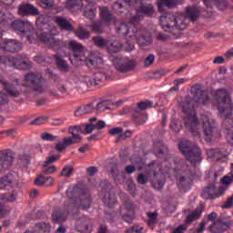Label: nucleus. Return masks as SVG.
Segmentation results:
<instances>
[{"label":"nucleus","mask_w":233,"mask_h":233,"mask_svg":"<svg viewBox=\"0 0 233 233\" xmlns=\"http://www.w3.org/2000/svg\"><path fill=\"white\" fill-rule=\"evenodd\" d=\"M93 41L95 43V46L102 48L104 46H106L109 44V41L105 39L104 37L101 36H96L93 38Z\"/></svg>","instance_id":"47"},{"label":"nucleus","mask_w":233,"mask_h":233,"mask_svg":"<svg viewBox=\"0 0 233 233\" xmlns=\"http://www.w3.org/2000/svg\"><path fill=\"white\" fill-rule=\"evenodd\" d=\"M153 153L157 156V157H164V163L167 164V162H170L171 157L168 154V149L162 141L157 140L154 142L153 145Z\"/></svg>","instance_id":"20"},{"label":"nucleus","mask_w":233,"mask_h":233,"mask_svg":"<svg viewBox=\"0 0 233 233\" xmlns=\"http://www.w3.org/2000/svg\"><path fill=\"white\" fill-rule=\"evenodd\" d=\"M153 106L152 101H140L137 103V108L135 112H143L141 110H147Z\"/></svg>","instance_id":"45"},{"label":"nucleus","mask_w":233,"mask_h":233,"mask_svg":"<svg viewBox=\"0 0 233 233\" xmlns=\"http://www.w3.org/2000/svg\"><path fill=\"white\" fill-rule=\"evenodd\" d=\"M66 197L69 200L64 203V207L54 211L52 218L54 223L61 224L66 220V217L71 213H77V198H79V208L86 210L90 208L92 199L88 191L78 188V187H69L66 189Z\"/></svg>","instance_id":"3"},{"label":"nucleus","mask_w":233,"mask_h":233,"mask_svg":"<svg viewBox=\"0 0 233 233\" xmlns=\"http://www.w3.org/2000/svg\"><path fill=\"white\" fill-rule=\"evenodd\" d=\"M228 188V186H219L218 189H217V195L218 198H221Z\"/></svg>","instance_id":"63"},{"label":"nucleus","mask_w":233,"mask_h":233,"mask_svg":"<svg viewBox=\"0 0 233 233\" xmlns=\"http://www.w3.org/2000/svg\"><path fill=\"white\" fill-rule=\"evenodd\" d=\"M215 101L218 103V112L225 119L222 124V129L227 137L228 144L233 146V119L232 110L233 104L231 102L230 92L227 89H217L215 92Z\"/></svg>","instance_id":"6"},{"label":"nucleus","mask_w":233,"mask_h":233,"mask_svg":"<svg viewBox=\"0 0 233 233\" xmlns=\"http://www.w3.org/2000/svg\"><path fill=\"white\" fill-rule=\"evenodd\" d=\"M34 60L35 61L36 64L38 65H42V66H46V64H50V62H52V58H50L49 56H35L34 57Z\"/></svg>","instance_id":"44"},{"label":"nucleus","mask_w":233,"mask_h":233,"mask_svg":"<svg viewBox=\"0 0 233 233\" xmlns=\"http://www.w3.org/2000/svg\"><path fill=\"white\" fill-rule=\"evenodd\" d=\"M94 110V104H87L79 107L75 111V116H81L92 113Z\"/></svg>","instance_id":"36"},{"label":"nucleus","mask_w":233,"mask_h":233,"mask_svg":"<svg viewBox=\"0 0 233 233\" xmlns=\"http://www.w3.org/2000/svg\"><path fill=\"white\" fill-rule=\"evenodd\" d=\"M120 216L127 223H132L135 219V206L128 198H126L124 205L120 207Z\"/></svg>","instance_id":"17"},{"label":"nucleus","mask_w":233,"mask_h":233,"mask_svg":"<svg viewBox=\"0 0 233 233\" xmlns=\"http://www.w3.org/2000/svg\"><path fill=\"white\" fill-rule=\"evenodd\" d=\"M153 13V6L151 5L142 4L137 10V15L133 16L130 21L133 24H137L145 15L152 16Z\"/></svg>","instance_id":"24"},{"label":"nucleus","mask_w":233,"mask_h":233,"mask_svg":"<svg viewBox=\"0 0 233 233\" xmlns=\"http://www.w3.org/2000/svg\"><path fill=\"white\" fill-rule=\"evenodd\" d=\"M179 151L191 164H199L202 162V149L187 140H181L178 144Z\"/></svg>","instance_id":"9"},{"label":"nucleus","mask_w":233,"mask_h":233,"mask_svg":"<svg viewBox=\"0 0 233 233\" xmlns=\"http://www.w3.org/2000/svg\"><path fill=\"white\" fill-rule=\"evenodd\" d=\"M83 12V15L86 16V19L93 20L96 15V5H87L81 8Z\"/></svg>","instance_id":"31"},{"label":"nucleus","mask_w":233,"mask_h":233,"mask_svg":"<svg viewBox=\"0 0 233 233\" xmlns=\"http://www.w3.org/2000/svg\"><path fill=\"white\" fill-rule=\"evenodd\" d=\"M56 172V167L51 166L50 167H46L43 170L44 175H52Z\"/></svg>","instance_id":"64"},{"label":"nucleus","mask_w":233,"mask_h":233,"mask_svg":"<svg viewBox=\"0 0 233 233\" xmlns=\"http://www.w3.org/2000/svg\"><path fill=\"white\" fill-rule=\"evenodd\" d=\"M38 5L44 10H52L56 7V4H55L54 0H39Z\"/></svg>","instance_id":"41"},{"label":"nucleus","mask_w":233,"mask_h":233,"mask_svg":"<svg viewBox=\"0 0 233 233\" xmlns=\"http://www.w3.org/2000/svg\"><path fill=\"white\" fill-rule=\"evenodd\" d=\"M112 109L111 105L107 101H100L96 104V111L104 112L105 110Z\"/></svg>","instance_id":"46"},{"label":"nucleus","mask_w":233,"mask_h":233,"mask_svg":"<svg viewBox=\"0 0 233 233\" xmlns=\"http://www.w3.org/2000/svg\"><path fill=\"white\" fill-rule=\"evenodd\" d=\"M59 43H62L66 48H63L62 45L57 46V48H54L52 45H49V46L51 49H54V51L57 52V55L53 56V57L55 58L58 69L62 72L66 73L69 71L68 64L61 58V56H66V50L68 49L73 52L75 60L77 62H86V65L90 69H97L102 65L103 60L100 56L89 53V51L82 46L81 44H78L76 40H71L69 43L59 40Z\"/></svg>","instance_id":"2"},{"label":"nucleus","mask_w":233,"mask_h":233,"mask_svg":"<svg viewBox=\"0 0 233 233\" xmlns=\"http://www.w3.org/2000/svg\"><path fill=\"white\" fill-rule=\"evenodd\" d=\"M170 127L175 133H179L180 129H182V126H180L177 119H172Z\"/></svg>","instance_id":"54"},{"label":"nucleus","mask_w":233,"mask_h":233,"mask_svg":"<svg viewBox=\"0 0 233 233\" xmlns=\"http://www.w3.org/2000/svg\"><path fill=\"white\" fill-rule=\"evenodd\" d=\"M143 230V227L141 226H133L132 228H129L127 229L126 233H141Z\"/></svg>","instance_id":"60"},{"label":"nucleus","mask_w":233,"mask_h":233,"mask_svg":"<svg viewBox=\"0 0 233 233\" xmlns=\"http://www.w3.org/2000/svg\"><path fill=\"white\" fill-rule=\"evenodd\" d=\"M201 198H203L205 200L218 198V187H216V185L209 184L208 186H207L203 192H201Z\"/></svg>","instance_id":"27"},{"label":"nucleus","mask_w":233,"mask_h":233,"mask_svg":"<svg viewBox=\"0 0 233 233\" xmlns=\"http://www.w3.org/2000/svg\"><path fill=\"white\" fill-rule=\"evenodd\" d=\"M124 5L123 3L116 1L113 4V10L118 14L123 13Z\"/></svg>","instance_id":"55"},{"label":"nucleus","mask_w":233,"mask_h":233,"mask_svg":"<svg viewBox=\"0 0 233 233\" xmlns=\"http://www.w3.org/2000/svg\"><path fill=\"white\" fill-rule=\"evenodd\" d=\"M109 61L113 63L115 69L121 74L128 73L136 67V61L128 57L119 58L116 56H110Z\"/></svg>","instance_id":"13"},{"label":"nucleus","mask_w":233,"mask_h":233,"mask_svg":"<svg viewBox=\"0 0 233 233\" xmlns=\"http://www.w3.org/2000/svg\"><path fill=\"white\" fill-rule=\"evenodd\" d=\"M182 112H184V125L186 128L192 133L193 137L200 138V133L198 131V119L196 116L195 107L191 106L187 102L182 104Z\"/></svg>","instance_id":"8"},{"label":"nucleus","mask_w":233,"mask_h":233,"mask_svg":"<svg viewBox=\"0 0 233 233\" xmlns=\"http://www.w3.org/2000/svg\"><path fill=\"white\" fill-rule=\"evenodd\" d=\"M134 123L140 126L144 125L147 120V116L144 112H135L133 115Z\"/></svg>","instance_id":"38"},{"label":"nucleus","mask_w":233,"mask_h":233,"mask_svg":"<svg viewBox=\"0 0 233 233\" xmlns=\"http://www.w3.org/2000/svg\"><path fill=\"white\" fill-rule=\"evenodd\" d=\"M74 173V168L71 166L64 167L61 172V176L66 177V178H69Z\"/></svg>","instance_id":"49"},{"label":"nucleus","mask_w":233,"mask_h":233,"mask_svg":"<svg viewBox=\"0 0 233 233\" xmlns=\"http://www.w3.org/2000/svg\"><path fill=\"white\" fill-rule=\"evenodd\" d=\"M82 140V137L76 138V137H64V144L67 147L76 145L77 143H80Z\"/></svg>","instance_id":"48"},{"label":"nucleus","mask_w":233,"mask_h":233,"mask_svg":"<svg viewBox=\"0 0 233 233\" xmlns=\"http://www.w3.org/2000/svg\"><path fill=\"white\" fill-rule=\"evenodd\" d=\"M222 153H223L222 149H219V148H216V149L211 148L207 150L208 157L209 158L215 157L218 161L221 159L219 156H222Z\"/></svg>","instance_id":"42"},{"label":"nucleus","mask_w":233,"mask_h":233,"mask_svg":"<svg viewBox=\"0 0 233 233\" xmlns=\"http://www.w3.org/2000/svg\"><path fill=\"white\" fill-rule=\"evenodd\" d=\"M92 133V127L86 126V124H81L79 126H70L69 127V134H71L74 138L79 139L80 135L78 134H91Z\"/></svg>","instance_id":"26"},{"label":"nucleus","mask_w":233,"mask_h":233,"mask_svg":"<svg viewBox=\"0 0 233 233\" xmlns=\"http://www.w3.org/2000/svg\"><path fill=\"white\" fill-rule=\"evenodd\" d=\"M232 182H233V174H231V176L227 175L223 177V178L220 180V183H222V185L225 187H230Z\"/></svg>","instance_id":"53"},{"label":"nucleus","mask_w":233,"mask_h":233,"mask_svg":"<svg viewBox=\"0 0 233 233\" xmlns=\"http://www.w3.org/2000/svg\"><path fill=\"white\" fill-rule=\"evenodd\" d=\"M108 78L105 72H96L93 76H86L85 82L81 83V86L90 88L94 86H99L100 83L106 81Z\"/></svg>","instance_id":"18"},{"label":"nucleus","mask_w":233,"mask_h":233,"mask_svg":"<svg viewBox=\"0 0 233 233\" xmlns=\"http://www.w3.org/2000/svg\"><path fill=\"white\" fill-rule=\"evenodd\" d=\"M202 122L205 141H207V143H210L212 141V137H214V134L218 131V124L215 119L209 116H203Z\"/></svg>","instance_id":"16"},{"label":"nucleus","mask_w":233,"mask_h":233,"mask_svg":"<svg viewBox=\"0 0 233 233\" xmlns=\"http://www.w3.org/2000/svg\"><path fill=\"white\" fill-rule=\"evenodd\" d=\"M91 28V31L96 34H101L102 33V24L101 22H94L89 25Z\"/></svg>","instance_id":"51"},{"label":"nucleus","mask_w":233,"mask_h":233,"mask_svg":"<svg viewBox=\"0 0 233 233\" xmlns=\"http://www.w3.org/2000/svg\"><path fill=\"white\" fill-rule=\"evenodd\" d=\"M16 198L17 192L15 190L8 193H0V200H3V202H14Z\"/></svg>","instance_id":"37"},{"label":"nucleus","mask_w":233,"mask_h":233,"mask_svg":"<svg viewBox=\"0 0 233 233\" xmlns=\"http://www.w3.org/2000/svg\"><path fill=\"white\" fill-rule=\"evenodd\" d=\"M17 14L22 17L36 16L39 15V11L34 5L24 3L19 5Z\"/></svg>","instance_id":"21"},{"label":"nucleus","mask_w":233,"mask_h":233,"mask_svg":"<svg viewBox=\"0 0 233 233\" xmlns=\"http://www.w3.org/2000/svg\"><path fill=\"white\" fill-rule=\"evenodd\" d=\"M173 161L174 164L177 165L176 167H174V170L185 174V176H181L179 181H177V188H179V191L182 193H187L188 190H190V186L192 183V178L195 176V172L188 167L186 160L177 158Z\"/></svg>","instance_id":"7"},{"label":"nucleus","mask_w":233,"mask_h":233,"mask_svg":"<svg viewBox=\"0 0 233 233\" xmlns=\"http://www.w3.org/2000/svg\"><path fill=\"white\" fill-rule=\"evenodd\" d=\"M232 223L230 221H227L224 218H218L217 221L213 222L211 226H209V232L211 233H223L230 228Z\"/></svg>","instance_id":"25"},{"label":"nucleus","mask_w":233,"mask_h":233,"mask_svg":"<svg viewBox=\"0 0 233 233\" xmlns=\"http://www.w3.org/2000/svg\"><path fill=\"white\" fill-rule=\"evenodd\" d=\"M233 207V195L223 204V209H229Z\"/></svg>","instance_id":"62"},{"label":"nucleus","mask_w":233,"mask_h":233,"mask_svg":"<svg viewBox=\"0 0 233 233\" xmlns=\"http://www.w3.org/2000/svg\"><path fill=\"white\" fill-rule=\"evenodd\" d=\"M161 164L159 161H152L146 167V173L148 176L153 175L152 186L156 189H161L164 187V175L161 173Z\"/></svg>","instance_id":"11"},{"label":"nucleus","mask_w":233,"mask_h":233,"mask_svg":"<svg viewBox=\"0 0 233 233\" xmlns=\"http://www.w3.org/2000/svg\"><path fill=\"white\" fill-rule=\"evenodd\" d=\"M45 183H47V185L52 186L54 185V178L52 177H46L44 175H39L38 177H36L35 180V184L36 186H42Z\"/></svg>","instance_id":"39"},{"label":"nucleus","mask_w":233,"mask_h":233,"mask_svg":"<svg viewBox=\"0 0 233 233\" xmlns=\"http://www.w3.org/2000/svg\"><path fill=\"white\" fill-rule=\"evenodd\" d=\"M77 225L81 227V229H80L81 232L83 233L92 232V228H90L86 221L81 223V220H77Z\"/></svg>","instance_id":"52"},{"label":"nucleus","mask_w":233,"mask_h":233,"mask_svg":"<svg viewBox=\"0 0 233 233\" xmlns=\"http://www.w3.org/2000/svg\"><path fill=\"white\" fill-rule=\"evenodd\" d=\"M15 183L12 175L5 176L0 178V190H10L14 188Z\"/></svg>","instance_id":"29"},{"label":"nucleus","mask_w":233,"mask_h":233,"mask_svg":"<svg viewBox=\"0 0 233 233\" xmlns=\"http://www.w3.org/2000/svg\"><path fill=\"white\" fill-rule=\"evenodd\" d=\"M106 47H108L109 56H115L114 54H116L123 49V44H121L119 40H114L108 42Z\"/></svg>","instance_id":"32"},{"label":"nucleus","mask_w":233,"mask_h":233,"mask_svg":"<svg viewBox=\"0 0 233 233\" xmlns=\"http://www.w3.org/2000/svg\"><path fill=\"white\" fill-rule=\"evenodd\" d=\"M178 0H160L157 2V10L159 13H165L167 8L176 6Z\"/></svg>","instance_id":"33"},{"label":"nucleus","mask_w":233,"mask_h":233,"mask_svg":"<svg viewBox=\"0 0 233 233\" xmlns=\"http://www.w3.org/2000/svg\"><path fill=\"white\" fill-rule=\"evenodd\" d=\"M100 16L103 22L108 25H116V17L109 11L107 6L101 7Z\"/></svg>","instance_id":"28"},{"label":"nucleus","mask_w":233,"mask_h":233,"mask_svg":"<svg viewBox=\"0 0 233 233\" xmlns=\"http://www.w3.org/2000/svg\"><path fill=\"white\" fill-rule=\"evenodd\" d=\"M0 85L6 94L12 97H17L21 95V86L18 84L17 80L13 83H9L0 75ZM5 93L0 91V105H5L9 103V97Z\"/></svg>","instance_id":"10"},{"label":"nucleus","mask_w":233,"mask_h":233,"mask_svg":"<svg viewBox=\"0 0 233 233\" xmlns=\"http://www.w3.org/2000/svg\"><path fill=\"white\" fill-rule=\"evenodd\" d=\"M41 137L43 140L50 141V142L56 141V139H57V137L50 135L49 133H43Z\"/></svg>","instance_id":"56"},{"label":"nucleus","mask_w":233,"mask_h":233,"mask_svg":"<svg viewBox=\"0 0 233 233\" xmlns=\"http://www.w3.org/2000/svg\"><path fill=\"white\" fill-rule=\"evenodd\" d=\"M0 49L4 50L5 52H18L22 49V44L15 39H3L0 42Z\"/></svg>","instance_id":"22"},{"label":"nucleus","mask_w":233,"mask_h":233,"mask_svg":"<svg viewBox=\"0 0 233 233\" xmlns=\"http://www.w3.org/2000/svg\"><path fill=\"white\" fill-rule=\"evenodd\" d=\"M158 221V213L157 211L147 213V225L152 227Z\"/></svg>","instance_id":"43"},{"label":"nucleus","mask_w":233,"mask_h":233,"mask_svg":"<svg viewBox=\"0 0 233 233\" xmlns=\"http://www.w3.org/2000/svg\"><path fill=\"white\" fill-rule=\"evenodd\" d=\"M55 22L62 31H73L72 24L65 16H55Z\"/></svg>","instance_id":"30"},{"label":"nucleus","mask_w":233,"mask_h":233,"mask_svg":"<svg viewBox=\"0 0 233 233\" xmlns=\"http://www.w3.org/2000/svg\"><path fill=\"white\" fill-rule=\"evenodd\" d=\"M101 193L100 198L108 208H113L116 205L117 199L116 198V193L113 191L112 185L106 181L101 183Z\"/></svg>","instance_id":"15"},{"label":"nucleus","mask_w":233,"mask_h":233,"mask_svg":"<svg viewBox=\"0 0 233 233\" xmlns=\"http://www.w3.org/2000/svg\"><path fill=\"white\" fill-rule=\"evenodd\" d=\"M127 190L132 192L133 197H135V192H136V184L129 180L127 182Z\"/></svg>","instance_id":"59"},{"label":"nucleus","mask_w":233,"mask_h":233,"mask_svg":"<svg viewBox=\"0 0 233 233\" xmlns=\"http://www.w3.org/2000/svg\"><path fill=\"white\" fill-rule=\"evenodd\" d=\"M203 208H197L195 212L189 214L187 217H186V224L190 225L191 223L198 220L200 216L202 215Z\"/></svg>","instance_id":"35"},{"label":"nucleus","mask_w":233,"mask_h":233,"mask_svg":"<svg viewBox=\"0 0 233 233\" xmlns=\"http://www.w3.org/2000/svg\"><path fill=\"white\" fill-rule=\"evenodd\" d=\"M138 184L145 185L148 182V177L145 174H138L137 178Z\"/></svg>","instance_id":"57"},{"label":"nucleus","mask_w":233,"mask_h":233,"mask_svg":"<svg viewBox=\"0 0 233 233\" xmlns=\"http://www.w3.org/2000/svg\"><path fill=\"white\" fill-rule=\"evenodd\" d=\"M9 27L28 43H36L38 39L40 42L46 46H51L55 49H57L60 46H62L63 49L66 48L65 44H62L60 40L52 34L42 33L38 35L36 29H35L33 25L28 21L15 20L10 24L7 15L4 11H0V39L3 37V33Z\"/></svg>","instance_id":"1"},{"label":"nucleus","mask_w":233,"mask_h":233,"mask_svg":"<svg viewBox=\"0 0 233 233\" xmlns=\"http://www.w3.org/2000/svg\"><path fill=\"white\" fill-rule=\"evenodd\" d=\"M200 11L198 6L193 5L186 8L185 15L180 14L175 16L172 13H164L160 16V25L162 30L171 32L175 28L183 31L187 28L188 22H195L199 17Z\"/></svg>","instance_id":"5"},{"label":"nucleus","mask_w":233,"mask_h":233,"mask_svg":"<svg viewBox=\"0 0 233 233\" xmlns=\"http://www.w3.org/2000/svg\"><path fill=\"white\" fill-rule=\"evenodd\" d=\"M65 6L67 10L72 11L76 8L83 9L86 4L82 0H66Z\"/></svg>","instance_id":"34"},{"label":"nucleus","mask_w":233,"mask_h":233,"mask_svg":"<svg viewBox=\"0 0 233 233\" xmlns=\"http://www.w3.org/2000/svg\"><path fill=\"white\" fill-rule=\"evenodd\" d=\"M130 25L122 23L116 29V34L121 37H125L127 47L126 52H132L135 50V42H137L140 46H150L153 43L150 33L136 25L137 23L130 21Z\"/></svg>","instance_id":"4"},{"label":"nucleus","mask_w":233,"mask_h":233,"mask_svg":"<svg viewBox=\"0 0 233 233\" xmlns=\"http://www.w3.org/2000/svg\"><path fill=\"white\" fill-rule=\"evenodd\" d=\"M75 35H76L79 40H87L90 37V33L88 30L84 29V27L78 26V28L75 30Z\"/></svg>","instance_id":"40"},{"label":"nucleus","mask_w":233,"mask_h":233,"mask_svg":"<svg viewBox=\"0 0 233 233\" xmlns=\"http://www.w3.org/2000/svg\"><path fill=\"white\" fill-rule=\"evenodd\" d=\"M86 126L91 127V132H93V130H95V129L102 130V129H104L106 127V124L102 120L98 121L95 125H93V124H86Z\"/></svg>","instance_id":"50"},{"label":"nucleus","mask_w":233,"mask_h":233,"mask_svg":"<svg viewBox=\"0 0 233 233\" xmlns=\"http://www.w3.org/2000/svg\"><path fill=\"white\" fill-rule=\"evenodd\" d=\"M191 93L195 101L198 104L207 105L208 102L210 100L208 92L200 88L199 86H193L191 88Z\"/></svg>","instance_id":"23"},{"label":"nucleus","mask_w":233,"mask_h":233,"mask_svg":"<svg viewBox=\"0 0 233 233\" xmlns=\"http://www.w3.org/2000/svg\"><path fill=\"white\" fill-rule=\"evenodd\" d=\"M155 56L149 55L147 57H146L144 65L146 67L150 66L155 62Z\"/></svg>","instance_id":"61"},{"label":"nucleus","mask_w":233,"mask_h":233,"mask_svg":"<svg viewBox=\"0 0 233 233\" xmlns=\"http://www.w3.org/2000/svg\"><path fill=\"white\" fill-rule=\"evenodd\" d=\"M59 157V156H50L49 157L46 158V161L44 162L43 167H46L49 164L55 163L56 161L58 160Z\"/></svg>","instance_id":"58"},{"label":"nucleus","mask_w":233,"mask_h":233,"mask_svg":"<svg viewBox=\"0 0 233 233\" xmlns=\"http://www.w3.org/2000/svg\"><path fill=\"white\" fill-rule=\"evenodd\" d=\"M15 160L14 153L11 149H5L0 151V173L3 170L9 169L13 166Z\"/></svg>","instance_id":"19"},{"label":"nucleus","mask_w":233,"mask_h":233,"mask_svg":"<svg viewBox=\"0 0 233 233\" xmlns=\"http://www.w3.org/2000/svg\"><path fill=\"white\" fill-rule=\"evenodd\" d=\"M8 67H15L18 70H28L31 67V65L29 62L25 61L21 55H18L15 57L0 56V68L5 70Z\"/></svg>","instance_id":"12"},{"label":"nucleus","mask_w":233,"mask_h":233,"mask_svg":"<svg viewBox=\"0 0 233 233\" xmlns=\"http://www.w3.org/2000/svg\"><path fill=\"white\" fill-rule=\"evenodd\" d=\"M25 83L24 86L29 87L34 92L43 93V86H45V78L41 74L30 72L24 77Z\"/></svg>","instance_id":"14"}]
</instances>
